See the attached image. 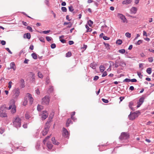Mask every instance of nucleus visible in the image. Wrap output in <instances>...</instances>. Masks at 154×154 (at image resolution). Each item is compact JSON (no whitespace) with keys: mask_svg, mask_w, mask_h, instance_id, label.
I'll list each match as a JSON object with an SVG mask.
<instances>
[{"mask_svg":"<svg viewBox=\"0 0 154 154\" xmlns=\"http://www.w3.org/2000/svg\"><path fill=\"white\" fill-rule=\"evenodd\" d=\"M13 123L14 126L17 128H19L21 126V119L18 116H16L14 118Z\"/></svg>","mask_w":154,"mask_h":154,"instance_id":"f257e3e1","label":"nucleus"},{"mask_svg":"<svg viewBox=\"0 0 154 154\" xmlns=\"http://www.w3.org/2000/svg\"><path fill=\"white\" fill-rule=\"evenodd\" d=\"M6 107L5 106H2L0 108V116L2 117H7V114L6 113Z\"/></svg>","mask_w":154,"mask_h":154,"instance_id":"f03ea898","label":"nucleus"},{"mask_svg":"<svg viewBox=\"0 0 154 154\" xmlns=\"http://www.w3.org/2000/svg\"><path fill=\"white\" fill-rule=\"evenodd\" d=\"M15 102L14 100H12L11 101L10 105L8 108V109H11V112L12 113H14L16 112V107L14 104Z\"/></svg>","mask_w":154,"mask_h":154,"instance_id":"7ed1b4c3","label":"nucleus"},{"mask_svg":"<svg viewBox=\"0 0 154 154\" xmlns=\"http://www.w3.org/2000/svg\"><path fill=\"white\" fill-rule=\"evenodd\" d=\"M50 101L48 96H46L42 99V103L43 104L48 105Z\"/></svg>","mask_w":154,"mask_h":154,"instance_id":"20e7f679","label":"nucleus"},{"mask_svg":"<svg viewBox=\"0 0 154 154\" xmlns=\"http://www.w3.org/2000/svg\"><path fill=\"white\" fill-rule=\"evenodd\" d=\"M51 114L50 115L48 121H47L45 123V128L47 129H49L50 127V123L52 119L53 118V114L52 115H51Z\"/></svg>","mask_w":154,"mask_h":154,"instance_id":"39448f33","label":"nucleus"},{"mask_svg":"<svg viewBox=\"0 0 154 154\" xmlns=\"http://www.w3.org/2000/svg\"><path fill=\"white\" fill-rule=\"evenodd\" d=\"M117 16L119 17L121 20H122V22L124 23H128V20L125 17V16L121 14L118 13L117 14Z\"/></svg>","mask_w":154,"mask_h":154,"instance_id":"423d86ee","label":"nucleus"},{"mask_svg":"<svg viewBox=\"0 0 154 154\" xmlns=\"http://www.w3.org/2000/svg\"><path fill=\"white\" fill-rule=\"evenodd\" d=\"M128 134L126 132H122L119 137V139L121 140H125L129 137Z\"/></svg>","mask_w":154,"mask_h":154,"instance_id":"0eeeda50","label":"nucleus"},{"mask_svg":"<svg viewBox=\"0 0 154 154\" xmlns=\"http://www.w3.org/2000/svg\"><path fill=\"white\" fill-rule=\"evenodd\" d=\"M31 97V94L29 93H27L25 96L24 98V100L23 102V105L24 106H26L27 104L28 101L27 100V97Z\"/></svg>","mask_w":154,"mask_h":154,"instance_id":"6e6552de","label":"nucleus"},{"mask_svg":"<svg viewBox=\"0 0 154 154\" xmlns=\"http://www.w3.org/2000/svg\"><path fill=\"white\" fill-rule=\"evenodd\" d=\"M137 116V114L135 112L131 113L128 116L129 118L131 120H134Z\"/></svg>","mask_w":154,"mask_h":154,"instance_id":"1a4fd4ad","label":"nucleus"},{"mask_svg":"<svg viewBox=\"0 0 154 154\" xmlns=\"http://www.w3.org/2000/svg\"><path fill=\"white\" fill-rule=\"evenodd\" d=\"M48 114L46 111H43L42 114V119H45L48 116Z\"/></svg>","mask_w":154,"mask_h":154,"instance_id":"9d476101","label":"nucleus"},{"mask_svg":"<svg viewBox=\"0 0 154 154\" xmlns=\"http://www.w3.org/2000/svg\"><path fill=\"white\" fill-rule=\"evenodd\" d=\"M63 135L65 137H67L69 135V133L68 131L64 128H63Z\"/></svg>","mask_w":154,"mask_h":154,"instance_id":"9b49d317","label":"nucleus"},{"mask_svg":"<svg viewBox=\"0 0 154 154\" xmlns=\"http://www.w3.org/2000/svg\"><path fill=\"white\" fill-rule=\"evenodd\" d=\"M144 98L143 97L140 98L139 100V102L138 103V104L137 106V107H139L142 104L144 101Z\"/></svg>","mask_w":154,"mask_h":154,"instance_id":"f8f14e48","label":"nucleus"},{"mask_svg":"<svg viewBox=\"0 0 154 154\" xmlns=\"http://www.w3.org/2000/svg\"><path fill=\"white\" fill-rule=\"evenodd\" d=\"M20 93L19 89L18 88L16 89L15 90L14 97L15 98H17L19 95Z\"/></svg>","mask_w":154,"mask_h":154,"instance_id":"ddd939ff","label":"nucleus"},{"mask_svg":"<svg viewBox=\"0 0 154 154\" xmlns=\"http://www.w3.org/2000/svg\"><path fill=\"white\" fill-rule=\"evenodd\" d=\"M132 2V0H124L122 1V4L123 5H128L130 4Z\"/></svg>","mask_w":154,"mask_h":154,"instance_id":"4468645a","label":"nucleus"},{"mask_svg":"<svg viewBox=\"0 0 154 154\" xmlns=\"http://www.w3.org/2000/svg\"><path fill=\"white\" fill-rule=\"evenodd\" d=\"M137 8L135 7H132L130 9V12L131 14H135L137 11Z\"/></svg>","mask_w":154,"mask_h":154,"instance_id":"2eb2a0df","label":"nucleus"},{"mask_svg":"<svg viewBox=\"0 0 154 154\" xmlns=\"http://www.w3.org/2000/svg\"><path fill=\"white\" fill-rule=\"evenodd\" d=\"M10 68H8V69H13L14 70H15L16 67H15V65L14 62H11L10 63Z\"/></svg>","mask_w":154,"mask_h":154,"instance_id":"dca6fc26","label":"nucleus"},{"mask_svg":"<svg viewBox=\"0 0 154 154\" xmlns=\"http://www.w3.org/2000/svg\"><path fill=\"white\" fill-rule=\"evenodd\" d=\"M23 37L24 38L30 39L31 38V35L29 33H27L23 35Z\"/></svg>","mask_w":154,"mask_h":154,"instance_id":"f3484780","label":"nucleus"},{"mask_svg":"<svg viewBox=\"0 0 154 154\" xmlns=\"http://www.w3.org/2000/svg\"><path fill=\"white\" fill-rule=\"evenodd\" d=\"M48 131V129L45 128L43 131L42 132V135L44 136L46 135L47 134Z\"/></svg>","mask_w":154,"mask_h":154,"instance_id":"a211bd4d","label":"nucleus"},{"mask_svg":"<svg viewBox=\"0 0 154 154\" xmlns=\"http://www.w3.org/2000/svg\"><path fill=\"white\" fill-rule=\"evenodd\" d=\"M20 87L22 88H23L25 87V82L24 80L21 79L20 82Z\"/></svg>","mask_w":154,"mask_h":154,"instance_id":"6ab92c4d","label":"nucleus"},{"mask_svg":"<svg viewBox=\"0 0 154 154\" xmlns=\"http://www.w3.org/2000/svg\"><path fill=\"white\" fill-rule=\"evenodd\" d=\"M52 141L53 142V143L54 144L56 145H58L59 144V143L57 142V141L55 140V138L54 137H52Z\"/></svg>","mask_w":154,"mask_h":154,"instance_id":"aec40b11","label":"nucleus"},{"mask_svg":"<svg viewBox=\"0 0 154 154\" xmlns=\"http://www.w3.org/2000/svg\"><path fill=\"white\" fill-rule=\"evenodd\" d=\"M27 100H28L29 101V103L30 104H32V103L33 101V99L32 96V95L31 94V97H27Z\"/></svg>","mask_w":154,"mask_h":154,"instance_id":"412c9836","label":"nucleus"},{"mask_svg":"<svg viewBox=\"0 0 154 154\" xmlns=\"http://www.w3.org/2000/svg\"><path fill=\"white\" fill-rule=\"evenodd\" d=\"M72 121L71 119H68L66 123V126L68 127L69 126V124L72 123Z\"/></svg>","mask_w":154,"mask_h":154,"instance_id":"4be33fe9","label":"nucleus"},{"mask_svg":"<svg viewBox=\"0 0 154 154\" xmlns=\"http://www.w3.org/2000/svg\"><path fill=\"white\" fill-rule=\"evenodd\" d=\"M47 147L49 149H51L53 147V145L50 143H49V142H48L47 143Z\"/></svg>","mask_w":154,"mask_h":154,"instance_id":"5701e85b","label":"nucleus"},{"mask_svg":"<svg viewBox=\"0 0 154 154\" xmlns=\"http://www.w3.org/2000/svg\"><path fill=\"white\" fill-rule=\"evenodd\" d=\"M96 64L94 63H91L90 64V67L93 69H95L96 68Z\"/></svg>","mask_w":154,"mask_h":154,"instance_id":"b1692460","label":"nucleus"},{"mask_svg":"<svg viewBox=\"0 0 154 154\" xmlns=\"http://www.w3.org/2000/svg\"><path fill=\"white\" fill-rule=\"evenodd\" d=\"M43 109V106L40 105H38L37 107V109L38 111H40L42 109Z\"/></svg>","mask_w":154,"mask_h":154,"instance_id":"393cba45","label":"nucleus"},{"mask_svg":"<svg viewBox=\"0 0 154 154\" xmlns=\"http://www.w3.org/2000/svg\"><path fill=\"white\" fill-rule=\"evenodd\" d=\"M100 69L101 72H103L105 69V68L104 66L102 65H101L100 66Z\"/></svg>","mask_w":154,"mask_h":154,"instance_id":"a878e982","label":"nucleus"},{"mask_svg":"<svg viewBox=\"0 0 154 154\" xmlns=\"http://www.w3.org/2000/svg\"><path fill=\"white\" fill-rule=\"evenodd\" d=\"M32 56L33 57V58L34 59H36L37 58V54L35 53H32L31 54Z\"/></svg>","mask_w":154,"mask_h":154,"instance_id":"bb28decb","label":"nucleus"},{"mask_svg":"<svg viewBox=\"0 0 154 154\" xmlns=\"http://www.w3.org/2000/svg\"><path fill=\"white\" fill-rule=\"evenodd\" d=\"M146 72L150 74L152 72V69L150 68H148L146 70Z\"/></svg>","mask_w":154,"mask_h":154,"instance_id":"cd10ccee","label":"nucleus"},{"mask_svg":"<svg viewBox=\"0 0 154 154\" xmlns=\"http://www.w3.org/2000/svg\"><path fill=\"white\" fill-rule=\"evenodd\" d=\"M50 137V136H48L46 137L45 139L43 140V143L44 144H45L46 140Z\"/></svg>","mask_w":154,"mask_h":154,"instance_id":"c85d7f7f","label":"nucleus"},{"mask_svg":"<svg viewBox=\"0 0 154 154\" xmlns=\"http://www.w3.org/2000/svg\"><path fill=\"white\" fill-rule=\"evenodd\" d=\"M122 40L120 39H118L117 40L116 42V43L117 44L119 45H121L122 44Z\"/></svg>","mask_w":154,"mask_h":154,"instance_id":"c756f323","label":"nucleus"},{"mask_svg":"<svg viewBox=\"0 0 154 154\" xmlns=\"http://www.w3.org/2000/svg\"><path fill=\"white\" fill-rule=\"evenodd\" d=\"M119 52L122 54H123L125 52V50L124 49H122L119 50Z\"/></svg>","mask_w":154,"mask_h":154,"instance_id":"7c9ffc66","label":"nucleus"},{"mask_svg":"<svg viewBox=\"0 0 154 154\" xmlns=\"http://www.w3.org/2000/svg\"><path fill=\"white\" fill-rule=\"evenodd\" d=\"M125 35L128 38H130L131 36V33L128 32H127L125 34Z\"/></svg>","mask_w":154,"mask_h":154,"instance_id":"2f4dec72","label":"nucleus"},{"mask_svg":"<svg viewBox=\"0 0 154 154\" xmlns=\"http://www.w3.org/2000/svg\"><path fill=\"white\" fill-rule=\"evenodd\" d=\"M85 27L87 29V32H91V31L92 29H91L90 28L89 26L87 25H85Z\"/></svg>","mask_w":154,"mask_h":154,"instance_id":"473e14b6","label":"nucleus"},{"mask_svg":"<svg viewBox=\"0 0 154 154\" xmlns=\"http://www.w3.org/2000/svg\"><path fill=\"white\" fill-rule=\"evenodd\" d=\"M143 42V41L141 40H139L136 43V44L137 45H139L141 44Z\"/></svg>","mask_w":154,"mask_h":154,"instance_id":"72a5a7b5","label":"nucleus"},{"mask_svg":"<svg viewBox=\"0 0 154 154\" xmlns=\"http://www.w3.org/2000/svg\"><path fill=\"white\" fill-rule=\"evenodd\" d=\"M88 24L90 26H91L92 24H93V22L91 21V20H90L88 21Z\"/></svg>","mask_w":154,"mask_h":154,"instance_id":"f704fd0d","label":"nucleus"},{"mask_svg":"<svg viewBox=\"0 0 154 154\" xmlns=\"http://www.w3.org/2000/svg\"><path fill=\"white\" fill-rule=\"evenodd\" d=\"M148 61L149 62H152L153 61V58L152 57H149L148 59Z\"/></svg>","mask_w":154,"mask_h":154,"instance_id":"c9c22d12","label":"nucleus"},{"mask_svg":"<svg viewBox=\"0 0 154 154\" xmlns=\"http://www.w3.org/2000/svg\"><path fill=\"white\" fill-rule=\"evenodd\" d=\"M52 39V38H51L50 37L47 36L46 37V39L47 40V41L48 42L51 41V40Z\"/></svg>","mask_w":154,"mask_h":154,"instance_id":"e433bc0d","label":"nucleus"},{"mask_svg":"<svg viewBox=\"0 0 154 154\" xmlns=\"http://www.w3.org/2000/svg\"><path fill=\"white\" fill-rule=\"evenodd\" d=\"M143 64L142 63H140L139 64V68H141V69H143Z\"/></svg>","mask_w":154,"mask_h":154,"instance_id":"4c0bfd02","label":"nucleus"},{"mask_svg":"<svg viewBox=\"0 0 154 154\" xmlns=\"http://www.w3.org/2000/svg\"><path fill=\"white\" fill-rule=\"evenodd\" d=\"M75 112H72L71 113V118L72 119H74V117H73V116L75 115Z\"/></svg>","mask_w":154,"mask_h":154,"instance_id":"58836bf2","label":"nucleus"},{"mask_svg":"<svg viewBox=\"0 0 154 154\" xmlns=\"http://www.w3.org/2000/svg\"><path fill=\"white\" fill-rule=\"evenodd\" d=\"M69 11L72 12L74 10L73 7L72 6H69Z\"/></svg>","mask_w":154,"mask_h":154,"instance_id":"ea45409f","label":"nucleus"},{"mask_svg":"<svg viewBox=\"0 0 154 154\" xmlns=\"http://www.w3.org/2000/svg\"><path fill=\"white\" fill-rule=\"evenodd\" d=\"M102 100L103 102L105 103H107L109 102L108 100L106 99H105L102 98Z\"/></svg>","mask_w":154,"mask_h":154,"instance_id":"a19ab883","label":"nucleus"},{"mask_svg":"<svg viewBox=\"0 0 154 154\" xmlns=\"http://www.w3.org/2000/svg\"><path fill=\"white\" fill-rule=\"evenodd\" d=\"M27 29L29 30L30 32H32V28L29 26H28L27 27Z\"/></svg>","mask_w":154,"mask_h":154,"instance_id":"79ce46f5","label":"nucleus"},{"mask_svg":"<svg viewBox=\"0 0 154 154\" xmlns=\"http://www.w3.org/2000/svg\"><path fill=\"white\" fill-rule=\"evenodd\" d=\"M39 39L41 42H45V39L43 37H40L39 38Z\"/></svg>","mask_w":154,"mask_h":154,"instance_id":"37998d69","label":"nucleus"},{"mask_svg":"<svg viewBox=\"0 0 154 154\" xmlns=\"http://www.w3.org/2000/svg\"><path fill=\"white\" fill-rule=\"evenodd\" d=\"M71 55V52H68L66 54V56L67 57H70Z\"/></svg>","mask_w":154,"mask_h":154,"instance_id":"c03bdc74","label":"nucleus"},{"mask_svg":"<svg viewBox=\"0 0 154 154\" xmlns=\"http://www.w3.org/2000/svg\"><path fill=\"white\" fill-rule=\"evenodd\" d=\"M12 84V82L11 81H10L8 83V88H11V84Z\"/></svg>","mask_w":154,"mask_h":154,"instance_id":"a18cd8bd","label":"nucleus"},{"mask_svg":"<svg viewBox=\"0 0 154 154\" xmlns=\"http://www.w3.org/2000/svg\"><path fill=\"white\" fill-rule=\"evenodd\" d=\"M130 82V79H125L124 80L123 82Z\"/></svg>","mask_w":154,"mask_h":154,"instance_id":"49530a36","label":"nucleus"},{"mask_svg":"<svg viewBox=\"0 0 154 154\" xmlns=\"http://www.w3.org/2000/svg\"><path fill=\"white\" fill-rule=\"evenodd\" d=\"M62 11L63 12H66V8L65 7H62L61 8Z\"/></svg>","mask_w":154,"mask_h":154,"instance_id":"de8ad7c7","label":"nucleus"},{"mask_svg":"<svg viewBox=\"0 0 154 154\" xmlns=\"http://www.w3.org/2000/svg\"><path fill=\"white\" fill-rule=\"evenodd\" d=\"M51 47L52 48H53V49L54 48L56 47L55 44L54 43L52 44L51 45Z\"/></svg>","mask_w":154,"mask_h":154,"instance_id":"09e8293b","label":"nucleus"},{"mask_svg":"<svg viewBox=\"0 0 154 154\" xmlns=\"http://www.w3.org/2000/svg\"><path fill=\"white\" fill-rule=\"evenodd\" d=\"M25 117L26 119H29L30 116L28 113H26L25 114Z\"/></svg>","mask_w":154,"mask_h":154,"instance_id":"8fccbe9b","label":"nucleus"},{"mask_svg":"<svg viewBox=\"0 0 154 154\" xmlns=\"http://www.w3.org/2000/svg\"><path fill=\"white\" fill-rule=\"evenodd\" d=\"M103 38L105 40H108L109 39V37L105 36L103 37Z\"/></svg>","mask_w":154,"mask_h":154,"instance_id":"3c124183","label":"nucleus"},{"mask_svg":"<svg viewBox=\"0 0 154 154\" xmlns=\"http://www.w3.org/2000/svg\"><path fill=\"white\" fill-rule=\"evenodd\" d=\"M107 75V73L106 71H105L102 75V77H104Z\"/></svg>","mask_w":154,"mask_h":154,"instance_id":"603ef678","label":"nucleus"},{"mask_svg":"<svg viewBox=\"0 0 154 154\" xmlns=\"http://www.w3.org/2000/svg\"><path fill=\"white\" fill-rule=\"evenodd\" d=\"M50 32V30H47V31H43V32L45 34H47L48 33H49Z\"/></svg>","mask_w":154,"mask_h":154,"instance_id":"864d4df0","label":"nucleus"},{"mask_svg":"<svg viewBox=\"0 0 154 154\" xmlns=\"http://www.w3.org/2000/svg\"><path fill=\"white\" fill-rule=\"evenodd\" d=\"M6 50L8 51V52L10 53V54H12V52L8 48H5Z\"/></svg>","mask_w":154,"mask_h":154,"instance_id":"5fc2aeb1","label":"nucleus"},{"mask_svg":"<svg viewBox=\"0 0 154 154\" xmlns=\"http://www.w3.org/2000/svg\"><path fill=\"white\" fill-rule=\"evenodd\" d=\"M1 43L2 45H5L6 42L5 41L2 40L1 41Z\"/></svg>","mask_w":154,"mask_h":154,"instance_id":"6e6d98bb","label":"nucleus"},{"mask_svg":"<svg viewBox=\"0 0 154 154\" xmlns=\"http://www.w3.org/2000/svg\"><path fill=\"white\" fill-rule=\"evenodd\" d=\"M137 81V80L134 79H130V82H136Z\"/></svg>","mask_w":154,"mask_h":154,"instance_id":"4d7b16f0","label":"nucleus"},{"mask_svg":"<svg viewBox=\"0 0 154 154\" xmlns=\"http://www.w3.org/2000/svg\"><path fill=\"white\" fill-rule=\"evenodd\" d=\"M143 35L144 36H146V37H147V34L146 32L145 31H143Z\"/></svg>","mask_w":154,"mask_h":154,"instance_id":"13d9d810","label":"nucleus"},{"mask_svg":"<svg viewBox=\"0 0 154 154\" xmlns=\"http://www.w3.org/2000/svg\"><path fill=\"white\" fill-rule=\"evenodd\" d=\"M74 43V42L72 41H70L69 42V45L73 44Z\"/></svg>","mask_w":154,"mask_h":154,"instance_id":"bf43d9fd","label":"nucleus"},{"mask_svg":"<svg viewBox=\"0 0 154 154\" xmlns=\"http://www.w3.org/2000/svg\"><path fill=\"white\" fill-rule=\"evenodd\" d=\"M49 90L50 91V92L52 91H53V87L52 86H50Z\"/></svg>","mask_w":154,"mask_h":154,"instance_id":"052dcab7","label":"nucleus"},{"mask_svg":"<svg viewBox=\"0 0 154 154\" xmlns=\"http://www.w3.org/2000/svg\"><path fill=\"white\" fill-rule=\"evenodd\" d=\"M45 3L47 5H49V0H45Z\"/></svg>","mask_w":154,"mask_h":154,"instance_id":"680f3d73","label":"nucleus"},{"mask_svg":"<svg viewBox=\"0 0 154 154\" xmlns=\"http://www.w3.org/2000/svg\"><path fill=\"white\" fill-rule=\"evenodd\" d=\"M87 47V46L85 45H83V47L82 48L84 49L85 50Z\"/></svg>","mask_w":154,"mask_h":154,"instance_id":"e2e57ef3","label":"nucleus"},{"mask_svg":"<svg viewBox=\"0 0 154 154\" xmlns=\"http://www.w3.org/2000/svg\"><path fill=\"white\" fill-rule=\"evenodd\" d=\"M140 55L141 57H145V55L143 53H142L140 54Z\"/></svg>","mask_w":154,"mask_h":154,"instance_id":"0e129e2a","label":"nucleus"},{"mask_svg":"<svg viewBox=\"0 0 154 154\" xmlns=\"http://www.w3.org/2000/svg\"><path fill=\"white\" fill-rule=\"evenodd\" d=\"M60 42L62 43H65L66 42V40L64 39H60Z\"/></svg>","mask_w":154,"mask_h":154,"instance_id":"69168bd1","label":"nucleus"},{"mask_svg":"<svg viewBox=\"0 0 154 154\" xmlns=\"http://www.w3.org/2000/svg\"><path fill=\"white\" fill-rule=\"evenodd\" d=\"M134 88L133 86H131L130 87L129 89L133 91L134 90Z\"/></svg>","mask_w":154,"mask_h":154,"instance_id":"338daca9","label":"nucleus"},{"mask_svg":"<svg viewBox=\"0 0 154 154\" xmlns=\"http://www.w3.org/2000/svg\"><path fill=\"white\" fill-rule=\"evenodd\" d=\"M35 92L36 93L38 94H39L40 93V92L38 89L35 90Z\"/></svg>","mask_w":154,"mask_h":154,"instance_id":"774afa93","label":"nucleus"}]
</instances>
